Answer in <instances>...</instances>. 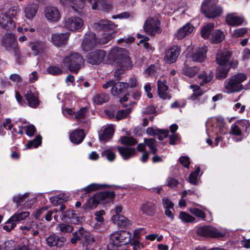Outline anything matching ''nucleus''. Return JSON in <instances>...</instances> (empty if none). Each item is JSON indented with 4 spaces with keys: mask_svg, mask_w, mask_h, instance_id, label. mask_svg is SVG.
Listing matches in <instances>:
<instances>
[{
    "mask_svg": "<svg viewBox=\"0 0 250 250\" xmlns=\"http://www.w3.org/2000/svg\"><path fill=\"white\" fill-rule=\"evenodd\" d=\"M125 49L116 47L113 48L108 54V59L114 63L118 64L120 68H117L115 74H120L125 70L131 67V61L129 57L123 53Z\"/></svg>",
    "mask_w": 250,
    "mask_h": 250,
    "instance_id": "obj_1",
    "label": "nucleus"
},
{
    "mask_svg": "<svg viewBox=\"0 0 250 250\" xmlns=\"http://www.w3.org/2000/svg\"><path fill=\"white\" fill-rule=\"evenodd\" d=\"M110 99L109 95L106 93H101L95 95L93 98V102L98 105L102 104L107 103Z\"/></svg>",
    "mask_w": 250,
    "mask_h": 250,
    "instance_id": "obj_38",
    "label": "nucleus"
},
{
    "mask_svg": "<svg viewBox=\"0 0 250 250\" xmlns=\"http://www.w3.org/2000/svg\"><path fill=\"white\" fill-rule=\"evenodd\" d=\"M58 227L59 230L62 233H70L74 229L73 226L63 223L59 224Z\"/></svg>",
    "mask_w": 250,
    "mask_h": 250,
    "instance_id": "obj_55",
    "label": "nucleus"
},
{
    "mask_svg": "<svg viewBox=\"0 0 250 250\" xmlns=\"http://www.w3.org/2000/svg\"><path fill=\"white\" fill-rule=\"evenodd\" d=\"M194 27L189 23H188L180 28L176 34V37L178 40H182L187 35H189L192 32Z\"/></svg>",
    "mask_w": 250,
    "mask_h": 250,
    "instance_id": "obj_29",
    "label": "nucleus"
},
{
    "mask_svg": "<svg viewBox=\"0 0 250 250\" xmlns=\"http://www.w3.org/2000/svg\"><path fill=\"white\" fill-rule=\"evenodd\" d=\"M237 125L248 135L250 132V123L248 120H240L237 121Z\"/></svg>",
    "mask_w": 250,
    "mask_h": 250,
    "instance_id": "obj_48",
    "label": "nucleus"
},
{
    "mask_svg": "<svg viewBox=\"0 0 250 250\" xmlns=\"http://www.w3.org/2000/svg\"><path fill=\"white\" fill-rule=\"evenodd\" d=\"M207 51L208 47L206 45L197 48L191 55L192 61L196 62H203L207 57Z\"/></svg>",
    "mask_w": 250,
    "mask_h": 250,
    "instance_id": "obj_14",
    "label": "nucleus"
},
{
    "mask_svg": "<svg viewBox=\"0 0 250 250\" xmlns=\"http://www.w3.org/2000/svg\"><path fill=\"white\" fill-rule=\"evenodd\" d=\"M239 84L247 79V76L244 73H238L231 77Z\"/></svg>",
    "mask_w": 250,
    "mask_h": 250,
    "instance_id": "obj_63",
    "label": "nucleus"
},
{
    "mask_svg": "<svg viewBox=\"0 0 250 250\" xmlns=\"http://www.w3.org/2000/svg\"><path fill=\"white\" fill-rule=\"evenodd\" d=\"M131 233L125 230L114 231L110 236L109 244L121 247L131 242Z\"/></svg>",
    "mask_w": 250,
    "mask_h": 250,
    "instance_id": "obj_5",
    "label": "nucleus"
},
{
    "mask_svg": "<svg viewBox=\"0 0 250 250\" xmlns=\"http://www.w3.org/2000/svg\"><path fill=\"white\" fill-rule=\"evenodd\" d=\"M227 24L232 26H239L243 24L244 20L242 17L234 16L233 14H229L225 19Z\"/></svg>",
    "mask_w": 250,
    "mask_h": 250,
    "instance_id": "obj_28",
    "label": "nucleus"
},
{
    "mask_svg": "<svg viewBox=\"0 0 250 250\" xmlns=\"http://www.w3.org/2000/svg\"><path fill=\"white\" fill-rule=\"evenodd\" d=\"M87 111L86 107L80 108L76 113L75 118L77 119H83L86 117V113Z\"/></svg>",
    "mask_w": 250,
    "mask_h": 250,
    "instance_id": "obj_62",
    "label": "nucleus"
},
{
    "mask_svg": "<svg viewBox=\"0 0 250 250\" xmlns=\"http://www.w3.org/2000/svg\"><path fill=\"white\" fill-rule=\"evenodd\" d=\"M29 195V193H25L23 195H17V208L19 205L22 206L25 204Z\"/></svg>",
    "mask_w": 250,
    "mask_h": 250,
    "instance_id": "obj_56",
    "label": "nucleus"
},
{
    "mask_svg": "<svg viewBox=\"0 0 250 250\" xmlns=\"http://www.w3.org/2000/svg\"><path fill=\"white\" fill-rule=\"evenodd\" d=\"M180 52V46L176 45L169 47L166 51L164 57L166 62L168 64L176 62Z\"/></svg>",
    "mask_w": 250,
    "mask_h": 250,
    "instance_id": "obj_11",
    "label": "nucleus"
},
{
    "mask_svg": "<svg viewBox=\"0 0 250 250\" xmlns=\"http://www.w3.org/2000/svg\"><path fill=\"white\" fill-rule=\"evenodd\" d=\"M95 0V1L92 6V9L93 10L97 9L99 5L101 7V9L104 11H108L112 8V5L107 3V0Z\"/></svg>",
    "mask_w": 250,
    "mask_h": 250,
    "instance_id": "obj_35",
    "label": "nucleus"
},
{
    "mask_svg": "<svg viewBox=\"0 0 250 250\" xmlns=\"http://www.w3.org/2000/svg\"><path fill=\"white\" fill-rule=\"evenodd\" d=\"M73 237L70 239L72 244H75L80 241V246L82 250H90L92 244L95 242L94 238L89 232L85 231L83 227H81L75 232L72 233Z\"/></svg>",
    "mask_w": 250,
    "mask_h": 250,
    "instance_id": "obj_2",
    "label": "nucleus"
},
{
    "mask_svg": "<svg viewBox=\"0 0 250 250\" xmlns=\"http://www.w3.org/2000/svg\"><path fill=\"white\" fill-rule=\"evenodd\" d=\"M15 42V36L14 34L7 33L2 38L1 42L2 45L5 47L12 46Z\"/></svg>",
    "mask_w": 250,
    "mask_h": 250,
    "instance_id": "obj_42",
    "label": "nucleus"
},
{
    "mask_svg": "<svg viewBox=\"0 0 250 250\" xmlns=\"http://www.w3.org/2000/svg\"><path fill=\"white\" fill-rule=\"evenodd\" d=\"M44 15L48 21L52 22L58 21L61 18L58 9L56 7L52 6L45 8Z\"/></svg>",
    "mask_w": 250,
    "mask_h": 250,
    "instance_id": "obj_15",
    "label": "nucleus"
},
{
    "mask_svg": "<svg viewBox=\"0 0 250 250\" xmlns=\"http://www.w3.org/2000/svg\"><path fill=\"white\" fill-rule=\"evenodd\" d=\"M2 126L6 129L11 130V134L12 135V138L13 140H15V137L14 134L15 128H13L14 125L12 124L11 120L10 119H7L6 121L3 123Z\"/></svg>",
    "mask_w": 250,
    "mask_h": 250,
    "instance_id": "obj_58",
    "label": "nucleus"
},
{
    "mask_svg": "<svg viewBox=\"0 0 250 250\" xmlns=\"http://www.w3.org/2000/svg\"><path fill=\"white\" fill-rule=\"evenodd\" d=\"M117 149L123 159L125 160L130 159L136 153L135 149L133 147L118 146Z\"/></svg>",
    "mask_w": 250,
    "mask_h": 250,
    "instance_id": "obj_24",
    "label": "nucleus"
},
{
    "mask_svg": "<svg viewBox=\"0 0 250 250\" xmlns=\"http://www.w3.org/2000/svg\"><path fill=\"white\" fill-rule=\"evenodd\" d=\"M64 66L68 70L74 73L77 74L81 65L84 62L82 56L79 53H72L68 56L65 57L62 61Z\"/></svg>",
    "mask_w": 250,
    "mask_h": 250,
    "instance_id": "obj_4",
    "label": "nucleus"
},
{
    "mask_svg": "<svg viewBox=\"0 0 250 250\" xmlns=\"http://www.w3.org/2000/svg\"><path fill=\"white\" fill-rule=\"evenodd\" d=\"M128 88V84L127 83L118 82L114 83V85L112 87L111 92L113 95L118 96L121 93H123L126 91Z\"/></svg>",
    "mask_w": 250,
    "mask_h": 250,
    "instance_id": "obj_27",
    "label": "nucleus"
},
{
    "mask_svg": "<svg viewBox=\"0 0 250 250\" xmlns=\"http://www.w3.org/2000/svg\"><path fill=\"white\" fill-rule=\"evenodd\" d=\"M114 133V128L112 126H108L104 128L103 132L99 135V139L104 143L108 142L112 138Z\"/></svg>",
    "mask_w": 250,
    "mask_h": 250,
    "instance_id": "obj_32",
    "label": "nucleus"
},
{
    "mask_svg": "<svg viewBox=\"0 0 250 250\" xmlns=\"http://www.w3.org/2000/svg\"><path fill=\"white\" fill-rule=\"evenodd\" d=\"M69 38V34L67 33L61 34H53L51 40L53 44L57 46L65 45Z\"/></svg>",
    "mask_w": 250,
    "mask_h": 250,
    "instance_id": "obj_18",
    "label": "nucleus"
},
{
    "mask_svg": "<svg viewBox=\"0 0 250 250\" xmlns=\"http://www.w3.org/2000/svg\"><path fill=\"white\" fill-rule=\"evenodd\" d=\"M212 126L215 127L217 130V133H220L222 135L228 133V128L225 125V120L221 116L216 117L213 119Z\"/></svg>",
    "mask_w": 250,
    "mask_h": 250,
    "instance_id": "obj_19",
    "label": "nucleus"
},
{
    "mask_svg": "<svg viewBox=\"0 0 250 250\" xmlns=\"http://www.w3.org/2000/svg\"><path fill=\"white\" fill-rule=\"evenodd\" d=\"M68 197L65 194H60L50 198V202L55 206L61 205L67 201Z\"/></svg>",
    "mask_w": 250,
    "mask_h": 250,
    "instance_id": "obj_40",
    "label": "nucleus"
},
{
    "mask_svg": "<svg viewBox=\"0 0 250 250\" xmlns=\"http://www.w3.org/2000/svg\"><path fill=\"white\" fill-rule=\"evenodd\" d=\"M24 96L27 102V105L29 107L35 108L39 105L40 101L38 96L35 95L31 90L27 91Z\"/></svg>",
    "mask_w": 250,
    "mask_h": 250,
    "instance_id": "obj_22",
    "label": "nucleus"
},
{
    "mask_svg": "<svg viewBox=\"0 0 250 250\" xmlns=\"http://www.w3.org/2000/svg\"><path fill=\"white\" fill-rule=\"evenodd\" d=\"M116 32L112 31L111 33L105 34L104 36L99 41L100 44H105L109 42L111 39L115 36Z\"/></svg>",
    "mask_w": 250,
    "mask_h": 250,
    "instance_id": "obj_54",
    "label": "nucleus"
},
{
    "mask_svg": "<svg viewBox=\"0 0 250 250\" xmlns=\"http://www.w3.org/2000/svg\"><path fill=\"white\" fill-rule=\"evenodd\" d=\"M62 220L64 222L73 224H79L82 221L83 218L75 213L73 209H68L62 213Z\"/></svg>",
    "mask_w": 250,
    "mask_h": 250,
    "instance_id": "obj_12",
    "label": "nucleus"
},
{
    "mask_svg": "<svg viewBox=\"0 0 250 250\" xmlns=\"http://www.w3.org/2000/svg\"><path fill=\"white\" fill-rule=\"evenodd\" d=\"M131 111V108H126L118 110L117 112L115 119L117 121H120L127 117Z\"/></svg>",
    "mask_w": 250,
    "mask_h": 250,
    "instance_id": "obj_52",
    "label": "nucleus"
},
{
    "mask_svg": "<svg viewBox=\"0 0 250 250\" xmlns=\"http://www.w3.org/2000/svg\"><path fill=\"white\" fill-rule=\"evenodd\" d=\"M16 227L15 214H14L5 223L3 227V229L7 231H10Z\"/></svg>",
    "mask_w": 250,
    "mask_h": 250,
    "instance_id": "obj_49",
    "label": "nucleus"
},
{
    "mask_svg": "<svg viewBox=\"0 0 250 250\" xmlns=\"http://www.w3.org/2000/svg\"><path fill=\"white\" fill-rule=\"evenodd\" d=\"M196 233L204 237L220 238L225 236V234L218 231L216 229L210 226H204L199 227L196 230Z\"/></svg>",
    "mask_w": 250,
    "mask_h": 250,
    "instance_id": "obj_7",
    "label": "nucleus"
},
{
    "mask_svg": "<svg viewBox=\"0 0 250 250\" xmlns=\"http://www.w3.org/2000/svg\"><path fill=\"white\" fill-rule=\"evenodd\" d=\"M61 4L70 6L75 10L82 9L84 6V0H59Z\"/></svg>",
    "mask_w": 250,
    "mask_h": 250,
    "instance_id": "obj_23",
    "label": "nucleus"
},
{
    "mask_svg": "<svg viewBox=\"0 0 250 250\" xmlns=\"http://www.w3.org/2000/svg\"><path fill=\"white\" fill-rule=\"evenodd\" d=\"M30 212L28 211L20 212L19 210L17 212V222L22 221L29 216Z\"/></svg>",
    "mask_w": 250,
    "mask_h": 250,
    "instance_id": "obj_64",
    "label": "nucleus"
},
{
    "mask_svg": "<svg viewBox=\"0 0 250 250\" xmlns=\"http://www.w3.org/2000/svg\"><path fill=\"white\" fill-rule=\"evenodd\" d=\"M13 7L5 12H0V25L4 28L10 29L15 27L16 10Z\"/></svg>",
    "mask_w": 250,
    "mask_h": 250,
    "instance_id": "obj_6",
    "label": "nucleus"
},
{
    "mask_svg": "<svg viewBox=\"0 0 250 250\" xmlns=\"http://www.w3.org/2000/svg\"><path fill=\"white\" fill-rule=\"evenodd\" d=\"M102 201L98 193H96L87 200L83 208L84 210L94 209Z\"/></svg>",
    "mask_w": 250,
    "mask_h": 250,
    "instance_id": "obj_20",
    "label": "nucleus"
},
{
    "mask_svg": "<svg viewBox=\"0 0 250 250\" xmlns=\"http://www.w3.org/2000/svg\"><path fill=\"white\" fill-rule=\"evenodd\" d=\"M120 142L123 145L134 146L137 143V140L133 137L121 136Z\"/></svg>",
    "mask_w": 250,
    "mask_h": 250,
    "instance_id": "obj_46",
    "label": "nucleus"
},
{
    "mask_svg": "<svg viewBox=\"0 0 250 250\" xmlns=\"http://www.w3.org/2000/svg\"><path fill=\"white\" fill-rule=\"evenodd\" d=\"M141 210L144 214L153 216L157 210L156 204L152 201H147L142 204Z\"/></svg>",
    "mask_w": 250,
    "mask_h": 250,
    "instance_id": "obj_16",
    "label": "nucleus"
},
{
    "mask_svg": "<svg viewBox=\"0 0 250 250\" xmlns=\"http://www.w3.org/2000/svg\"><path fill=\"white\" fill-rule=\"evenodd\" d=\"M230 70V66L218 65L215 69V78L218 80H223L228 76Z\"/></svg>",
    "mask_w": 250,
    "mask_h": 250,
    "instance_id": "obj_26",
    "label": "nucleus"
},
{
    "mask_svg": "<svg viewBox=\"0 0 250 250\" xmlns=\"http://www.w3.org/2000/svg\"><path fill=\"white\" fill-rule=\"evenodd\" d=\"M30 46L34 56H37L45 49V43L42 42H31Z\"/></svg>",
    "mask_w": 250,
    "mask_h": 250,
    "instance_id": "obj_36",
    "label": "nucleus"
},
{
    "mask_svg": "<svg viewBox=\"0 0 250 250\" xmlns=\"http://www.w3.org/2000/svg\"><path fill=\"white\" fill-rule=\"evenodd\" d=\"M98 193L102 201L105 200L113 201L115 197V193L114 191H104Z\"/></svg>",
    "mask_w": 250,
    "mask_h": 250,
    "instance_id": "obj_45",
    "label": "nucleus"
},
{
    "mask_svg": "<svg viewBox=\"0 0 250 250\" xmlns=\"http://www.w3.org/2000/svg\"><path fill=\"white\" fill-rule=\"evenodd\" d=\"M248 32L247 28H241L234 30L233 36L235 38L243 37Z\"/></svg>",
    "mask_w": 250,
    "mask_h": 250,
    "instance_id": "obj_61",
    "label": "nucleus"
},
{
    "mask_svg": "<svg viewBox=\"0 0 250 250\" xmlns=\"http://www.w3.org/2000/svg\"><path fill=\"white\" fill-rule=\"evenodd\" d=\"M64 24L65 28L70 31H79L81 29L83 25V20L77 17H72L65 18L64 20Z\"/></svg>",
    "mask_w": 250,
    "mask_h": 250,
    "instance_id": "obj_10",
    "label": "nucleus"
},
{
    "mask_svg": "<svg viewBox=\"0 0 250 250\" xmlns=\"http://www.w3.org/2000/svg\"><path fill=\"white\" fill-rule=\"evenodd\" d=\"M112 220L118 226L125 228L128 225V220L124 216L122 215H113L112 217Z\"/></svg>",
    "mask_w": 250,
    "mask_h": 250,
    "instance_id": "obj_37",
    "label": "nucleus"
},
{
    "mask_svg": "<svg viewBox=\"0 0 250 250\" xmlns=\"http://www.w3.org/2000/svg\"><path fill=\"white\" fill-rule=\"evenodd\" d=\"M100 40L101 39H98L96 34L93 32L86 34L82 42L83 46L84 49H90L96 46L97 44H100L99 43Z\"/></svg>",
    "mask_w": 250,
    "mask_h": 250,
    "instance_id": "obj_13",
    "label": "nucleus"
},
{
    "mask_svg": "<svg viewBox=\"0 0 250 250\" xmlns=\"http://www.w3.org/2000/svg\"><path fill=\"white\" fill-rule=\"evenodd\" d=\"M231 53L229 51L223 52L218 54L216 57V62L218 65L229 66L227 65L231 57Z\"/></svg>",
    "mask_w": 250,
    "mask_h": 250,
    "instance_id": "obj_25",
    "label": "nucleus"
},
{
    "mask_svg": "<svg viewBox=\"0 0 250 250\" xmlns=\"http://www.w3.org/2000/svg\"><path fill=\"white\" fill-rule=\"evenodd\" d=\"M225 39L223 32L220 29L215 30L212 32L210 38L211 42L213 44H218Z\"/></svg>",
    "mask_w": 250,
    "mask_h": 250,
    "instance_id": "obj_34",
    "label": "nucleus"
},
{
    "mask_svg": "<svg viewBox=\"0 0 250 250\" xmlns=\"http://www.w3.org/2000/svg\"><path fill=\"white\" fill-rule=\"evenodd\" d=\"M200 167H197L196 170L190 173L188 177V182L192 185H197V179L200 171Z\"/></svg>",
    "mask_w": 250,
    "mask_h": 250,
    "instance_id": "obj_51",
    "label": "nucleus"
},
{
    "mask_svg": "<svg viewBox=\"0 0 250 250\" xmlns=\"http://www.w3.org/2000/svg\"><path fill=\"white\" fill-rule=\"evenodd\" d=\"M47 72L52 75L58 76L63 73V69L62 66L58 65H50L47 67Z\"/></svg>",
    "mask_w": 250,
    "mask_h": 250,
    "instance_id": "obj_47",
    "label": "nucleus"
},
{
    "mask_svg": "<svg viewBox=\"0 0 250 250\" xmlns=\"http://www.w3.org/2000/svg\"><path fill=\"white\" fill-rule=\"evenodd\" d=\"M218 0H205L201 5V11L206 17L213 19L219 17L223 13V8L218 4Z\"/></svg>",
    "mask_w": 250,
    "mask_h": 250,
    "instance_id": "obj_3",
    "label": "nucleus"
},
{
    "mask_svg": "<svg viewBox=\"0 0 250 250\" xmlns=\"http://www.w3.org/2000/svg\"><path fill=\"white\" fill-rule=\"evenodd\" d=\"M190 212L196 216L198 218H201L202 220H205L206 214V213L201 209L198 208H193L190 209Z\"/></svg>",
    "mask_w": 250,
    "mask_h": 250,
    "instance_id": "obj_57",
    "label": "nucleus"
},
{
    "mask_svg": "<svg viewBox=\"0 0 250 250\" xmlns=\"http://www.w3.org/2000/svg\"><path fill=\"white\" fill-rule=\"evenodd\" d=\"M42 143V137L40 135H38L35 139L28 141L26 145V147L28 149H31L33 147H38Z\"/></svg>",
    "mask_w": 250,
    "mask_h": 250,
    "instance_id": "obj_43",
    "label": "nucleus"
},
{
    "mask_svg": "<svg viewBox=\"0 0 250 250\" xmlns=\"http://www.w3.org/2000/svg\"><path fill=\"white\" fill-rule=\"evenodd\" d=\"M229 133L233 135L241 136L242 135V130L241 128L237 125L233 124L231 126Z\"/></svg>",
    "mask_w": 250,
    "mask_h": 250,
    "instance_id": "obj_60",
    "label": "nucleus"
},
{
    "mask_svg": "<svg viewBox=\"0 0 250 250\" xmlns=\"http://www.w3.org/2000/svg\"><path fill=\"white\" fill-rule=\"evenodd\" d=\"M102 156L105 157L108 161L113 162L115 159L116 154L111 149H107L102 152Z\"/></svg>",
    "mask_w": 250,
    "mask_h": 250,
    "instance_id": "obj_53",
    "label": "nucleus"
},
{
    "mask_svg": "<svg viewBox=\"0 0 250 250\" xmlns=\"http://www.w3.org/2000/svg\"><path fill=\"white\" fill-rule=\"evenodd\" d=\"M162 205L165 209H174V203L168 198L164 197L162 200Z\"/></svg>",
    "mask_w": 250,
    "mask_h": 250,
    "instance_id": "obj_59",
    "label": "nucleus"
},
{
    "mask_svg": "<svg viewBox=\"0 0 250 250\" xmlns=\"http://www.w3.org/2000/svg\"><path fill=\"white\" fill-rule=\"evenodd\" d=\"M225 88L228 90L229 92H235L241 91L243 89L242 84H239L231 77L228 82L227 84L225 86Z\"/></svg>",
    "mask_w": 250,
    "mask_h": 250,
    "instance_id": "obj_33",
    "label": "nucleus"
},
{
    "mask_svg": "<svg viewBox=\"0 0 250 250\" xmlns=\"http://www.w3.org/2000/svg\"><path fill=\"white\" fill-rule=\"evenodd\" d=\"M214 28V24L210 22L203 26L200 32L201 37L205 39H208Z\"/></svg>",
    "mask_w": 250,
    "mask_h": 250,
    "instance_id": "obj_39",
    "label": "nucleus"
},
{
    "mask_svg": "<svg viewBox=\"0 0 250 250\" xmlns=\"http://www.w3.org/2000/svg\"><path fill=\"white\" fill-rule=\"evenodd\" d=\"M85 137L83 129H76L69 135L70 140L73 143L78 145L81 144Z\"/></svg>",
    "mask_w": 250,
    "mask_h": 250,
    "instance_id": "obj_21",
    "label": "nucleus"
},
{
    "mask_svg": "<svg viewBox=\"0 0 250 250\" xmlns=\"http://www.w3.org/2000/svg\"><path fill=\"white\" fill-rule=\"evenodd\" d=\"M63 239V237L61 238L56 234H52L46 238V244L50 247H52L54 246L61 247L63 245V241L62 240Z\"/></svg>",
    "mask_w": 250,
    "mask_h": 250,
    "instance_id": "obj_30",
    "label": "nucleus"
},
{
    "mask_svg": "<svg viewBox=\"0 0 250 250\" xmlns=\"http://www.w3.org/2000/svg\"><path fill=\"white\" fill-rule=\"evenodd\" d=\"M39 6L37 4L33 3L27 4L24 9L25 15L26 18L32 19L36 15Z\"/></svg>",
    "mask_w": 250,
    "mask_h": 250,
    "instance_id": "obj_31",
    "label": "nucleus"
},
{
    "mask_svg": "<svg viewBox=\"0 0 250 250\" xmlns=\"http://www.w3.org/2000/svg\"><path fill=\"white\" fill-rule=\"evenodd\" d=\"M106 54V52L102 49L91 51L86 56L87 62L93 65H99L104 62Z\"/></svg>",
    "mask_w": 250,
    "mask_h": 250,
    "instance_id": "obj_8",
    "label": "nucleus"
},
{
    "mask_svg": "<svg viewBox=\"0 0 250 250\" xmlns=\"http://www.w3.org/2000/svg\"><path fill=\"white\" fill-rule=\"evenodd\" d=\"M214 73L212 71H209L208 73L203 71L202 73L198 75V77L199 79H202V81L200 83L201 85L208 83L211 81L213 78Z\"/></svg>",
    "mask_w": 250,
    "mask_h": 250,
    "instance_id": "obj_41",
    "label": "nucleus"
},
{
    "mask_svg": "<svg viewBox=\"0 0 250 250\" xmlns=\"http://www.w3.org/2000/svg\"><path fill=\"white\" fill-rule=\"evenodd\" d=\"M160 22L153 18L147 19L144 24V31L151 36L155 35L159 31L160 32L159 27Z\"/></svg>",
    "mask_w": 250,
    "mask_h": 250,
    "instance_id": "obj_9",
    "label": "nucleus"
},
{
    "mask_svg": "<svg viewBox=\"0 0 250 250\" xmlns=\"http://www.w3.org/2000/svg\"><path fill=\"white\" fill-rule=\"evenodd\" d=\"M179 218L182 221L187 223L194 222L196 220L195 217L185 211H181L180 212Z\"/></svg>",
    "mask_w": 250,
    "mask_h": 250,
    "instance_id": "obj_50",
    "label": "nucleus"
},
{
    "mask_svg": "<svg viewBox=\"0 0 250 250\" xmlns=\"http://www.w3.org/2000/svg\"><path fill=\"white\" fill-rule=\"evenodd\" d=\"M200 68L198 66H185L183 69V74L188 77H193L198 73Z\"/></svg>",
    "mask_w": 250,
    "mask_h": 250,
    "instance_id": "obj_44",
    "label": "nucleus"
},
{
    "mask_svg": "<svg viewBox=\"0 0 250 250\" xmlns=\"http://www.w3.org/2000/svg\"><path fill=\"white\" fill-rule=\"evenodd\" d=\"M114 187V189H116L117 188V186L115 185H110L106 184H97V183H92L86 187L82 188L80 191L81 192H86V193H88L89 194L93 191H95L99 189L106 188H108Z\"/></svg>",
    "mask_w": 250,
    "mask_h": 250,
    "instance_id": "obj_17",
    "label": "nucleus"
}]
</instances>
